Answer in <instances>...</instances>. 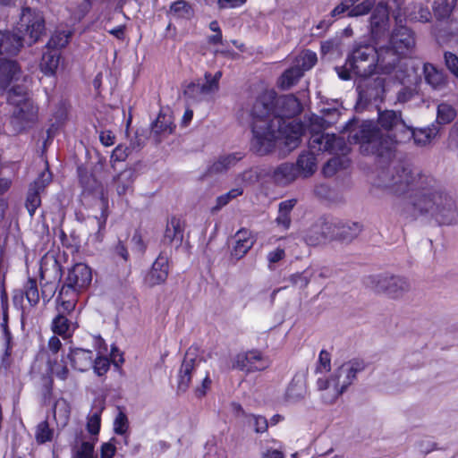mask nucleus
<instances>
[{"label":"nucleus","mask_w":458,"mask_h":458,"mask_svg":"<svg viewBox=\"0 0 458 458\" xmlns=\"http://www.w3.org/2000/svg\"><path fill=\"white\" fill-rule=\"evenodd\" d=\"M409 17L411 20L428 22L431 20L432 15L428 5H424L423 4H415L409 13Z\"/></svg>","instance_id":"obj_45"},{"label":"nucleus","mask_w":458,"mask_h":458,"mask_svg":"<svg viewBox=\"0 0 458 458\" xmlns=\"http://www.w3.org/2000/svg\"><path fill=\"white\" fill-rule=\"evenodd\" d=\"M338 219L333 216H321L317 222V243H327L335 240Z\"/></svg>","instance_id":"obj_23"},{"label":"nucleus","mask_w":458,"mask_h":458,"mask_svg":"<svg viewBox=\"0 0 458 458\" xmlns=\"http://www.w3.org/2000/svg\"><path fill=\"white\" fill-rule=\"evenodd\" d=\"M206 82L200 84V89L204 92L205 96L213 94L218 90L219 86H216L214 82L211 81V74L205 73Z\"/></svg>","instance_id":"obj_57"},{"label":"nucleus","mask_w":458,"mask_h":458,"mask_svg":"<svg viewBox=\"0 0 458 458\" xmlns=\"http://www.w3.org/2000/svg\"><path fill=\"white\" fill-rule=\"evenodd\" d=\"M80 182L85 190L89 191H93L97 185L96 179L91 174H88L87 173L84 174H80Z\"/></svg>","instance_id":"obj_61"},{"label":"nucleus","mask_w":458,"mask_h":458,"mask_svg":"<svg viewBox=\"0 0 458 458\" xmlns=\"http://www.w3.org/2000/svg\"><path fill=\"white\" fill-rule=\"evenodd\" d=\"M377 49L369 45L355 48L348 65L353 73L360 77L370 76L376 71Z\"/></svg>","instance_id":"obj_9"},{"label":"nucleus","mask_w":458,"mask_h":458,"mask_svg":"<svg viewBox=\"0 0 458 458\" xmlns=\"http://www.w3.org/2000/svg\"><path fill=\"white\" fill-rule=\"evenodd\" d=\"M54 437V429L49 427L47 420L39 422L35 430V438L38 444L50 442Z\"/></svg>","instance_id":"obj_42"},{"label":"nucleus","mask_w":458,"mask_h":458,"mask_svg":"<svg viewBox=\"0 0 458 458\" xmlns=\"http://www.w3.org/2000/svg\"><path fill=\"white\" fill-rule=\"evenodd\" d=\"M102 201V210L100 216L97 217V223L98 226V233H100L101 230H103L106 226V223L108 217V212H107V199L102 196L101 197Z\"/></svg>","instance_id":"obj_55"},{"label":"nucleus","mask_w":458,"mask_h":458,"mask_svg":"<svg viewBox=\"0 0 458 458\" xmlns=\"http://www.w3.org/2000/svg\"><path fill=\"white\" fill-rule=\"evenodd\" d=\"M269 366V360L259 351L252 350L238 353L233 360L234 369L247 373L260 371Z\"/></svg>","instance_id":"obj_13"},{"label":"nucleus","mask_w":458,"mask_h":458,"mask_svg":"<svg viewBox=\"0 0 458 458\" xmlns=\"http://www.w3.org/2000/svg\"><path fill=\"white\" fill-rule=\"evenodd\" d=\"M127 156H128V148L122 145H118L112 152L111 162L114 163L117 161L118 162L123 161V160H125Z\"/></svg>","instance_id":"obj_59"},{"label":"nucleus","mask_w":458,"mask_h":458,"mask_svg":"<svg viewBox=\"0 0 458 458\" xmlns=\"http://www.w3.org/2000/svg\"><path fill=\"white\" fill-rule=\"evenodd\" d=\"M445 61L448 70L458 78V57L453 53H445Z\"/></svg>","instance_id":"obj_53"},{"label":"nucleus","mask_w":458,"mask_h":458,"mask_svg":"<svg viewBox=\"0 0 458 458\" xmlns=\"http://www.w3.org/2000/svg\"><path fill=\"white\" fill-rule=\"evenodd\" d=\"M104 406H94L87 421V429L92 435H98L100 430L101 413Z\"/></svg>","instance_id":"obj_40"},{"label":"nucleus","mask_w":458,"mask_h":458,"mask_svg":"<svg viewBox=\"0 0 458 458\" xmlns=\"http://www.w3.org/2000/svg\"><path fill=\"white\" fill-rule=\"evenodd\" d=\"M315 64V54L310 50L301 52L295 59L293 65L284 71L277 81L278 87L287 90L295 85L303 75L304 71L310 70Z\"/></svg>","instance_id":"obj_8"},{"label":"nucleus","mask_w":458,"mask_h":458,"mask_svg":"<svg viewBox=\"0 0 458 458\" xmlns=\"http://www.w3.org/2000/svg\"><path fill=\"white\" fill-rule=\"evenodd\" d=\"M25 45V39L13 30H0V59L16 56Z\"/></svg>","instance_id":"obj_15"},{"label":"nucleus","mask_w":458,"mask_h":458,"mask_svg":"<svg viewBox=\"0 0 458 458\" xmlns=\"http://www.w3.org/2000/svg\"><path fill=\"white\" fill-rule=\"evenodd\" d=\"M71 33L67 31H57L53 34L47 43V49H57L58 51L64 47L68 43Z\"/></svg>","instance_id":"obj_43"},{"label":"nucleus","mask_w":458,"mask_h":458,"mask_svg":"<svg viewBox=\"0 0 458 458\" xmlns=\"http://www.w3.org/2000/svg\"><path fill=\"white\" fill-rule=\"evenodd\" d=\"M94 445L89 442H82L77 451V458H93Z\"/></svg>","instance_id":"obj_54"},{"label":"nucleus","mask_w":458,"mask_h":458,"mask_svg":"<svg viewBox=\"0 0 458 458\" xmlns=\"http://www.w3.org/2000/svg\"><path fill=\"white\" fill-rule=\"evenodd\" d=\"M25 81L21 66L13 57L0 59V89L7 93L13 85L24 84Z\"/></svg>","instance_id":"obj_10"},{"label":"nucleus","mask_w":458,"mask_h":458,"mask_svg":"<svg viewBox=\"0 0 458 458\" xmlns=\"http://www.w3.org/2000/svg\"><path fill=\"white\" fill-rule=\"evenodd\" d=\"M389 13L386 4L379 3L373 9L370 17V30L373 36L377 37L387 27Z\"/></svg>","instance_id":"obj_26"},{"label":"nucleus","mask_w":458,"mask_h":458,"mask_svg":"<svg viewBox=\"0 0 458 458\" xmlns=\"http://www.w3.org/2000/svg\"><path fill=\"white\" fill-rule=\"evenodd\" d=\"M201 360L197 357L195 352L191 349L185 353L184 359L179 370L178 391L185 392L191 383V375L200 365Z\"/></svg>","instance_id":"obj_16"},{"label":"nucleus","mask_w":458,"mask_h":458,"mask_svg":"<svg viewBox=\"0 0 458 458\" xmlns=\"http://www.w3.org/2000/svg\"><path fill=\"white\" fill-rule=\"evenodd\" d=\"M332 354L321 350L317 360V391L325 403H335L356 380L366 364L361 359H352L332 371Z\"/></svg>","instance_id":"obj_3"},{"label":"nucleus","mask_w":458,"mask_h":458,"mask_svg":"<svg viewBox=\"0 0 458 458\" xmlns=\"http://www.w3.org/2000/svg\"><path fill=\"white\" fill-rule=\"evenodd\" d=\"M184 224L175 216H172L166 223L163 242L178 248L183 240Z\"/></svg>","instance_id":"obj_22"},{"label":"nucleus","mask_w":458,"mask_h":458,"mask_svg":"<svg viewBox=\"0 0 458 458\" xmlns=\"http://www.w3.org/2000/svg\"><path fill=\"white\" fill-rule=\"evenodd\" d=\"M173 130L174 126L171 117L164 114H158L151 127V132L159 138L171 134Z\"/></svg>","instance_id":"obj_35"},{"label":"nucleus","mask_w":458,"mask_h":458,"mask_svg":"<svg viewBox=\"0 0 458 458\" xmlns=\"http://www.w3.org/2000/svg\"><path fill=\"white\" fill-rule=\"evenodd\" d=\"M243 193V189L242 187H236L230 190L228 192L217 197L216 199V206L215 208L219 209L224 206L227 205L231 200L241 196Z\"/></svg>","instance_id":"obj_49"},{"label":"nucleus","mask_w":458,"mask_h":458,"mask_svg":"<svg viewBox=\"0 0 458 458\" xmlns=\"http://www.w3.org/2000/svg\"><path fill=\"white\" fill-rule=\"evenodd\" d=\"M437 135L436 128H424L412 130L407 125L403 136L394 140L390 136H384L371 123L360 126L359 130L351 136V139L359 143L360 151L365 155H377L384 157L391 153L397 144L413 140L418 146H426Z\"/></svg>","instance_id":"obj_4"},{"label":"nucleus","mask_w":458,"mask_h":458,"mask_svg":"<svg viewBox=\"0 0 458 458\" xmlns=\"http://www.w3.org/2000/svg\"><path fill=\"white\" fill-rule=\"evenodd\" d=\"M51 182L52 174L46 168L39 174L38 177L30 184L25 206L30 216H34L37 208L40 206V195Z\"/></svg>","instance_id":"obj_12"},{"label":"nucleus","mask_w":458,"mask_h":458,"mask_svg":"<svg viewBox=\"0 0 458 458\" xmlns=\"http://www.w3.org/2000/svg\"><path fill=\"white\" fill-rule=\"evenodd\" d=\"M13 30L21 35L25 39V43L31 46L45 33V19L38 10L23 7L20 20Z\"/></svg>","instance_id":"obj_6"},{"label":"nucleus","mask_w":458,"mask_h":458,"mask_svg":"<svg viewBox=\"0 0 458 458\" xmlns=\"http://www.w3.org/2000/svg\"><path fill=\"white\" fill-rule=\"evenodd\" d=\"M423 73L426 83L435 90H441L447 84L445 73L431 64H424Z\"/></svg>","instance_id":"obj_30"},{"label":"nucleus","mask_w":458,"mask_h":458,"mask_svg":"<svg viewBox=\"0 0 458 458\" xmlns=\"http://www.w3.org/2000/svg\"><path fill=\"white\" fill-rule=\"evenodd\" d=\"M303 110L301 101L293 94L276 97L274 91L261 94L254 102L251 115V148L259 155L270 153L276 143L290 153L301 143L305 125L293 118Z\"/></svg>","instance_id":"obj_1"},{"label":"nucleus","mask_w":458,"mask_h":458,"mask_svg":"<svg viewBox=\"0 0 458 458\" xmlns=\"http://www.w3.org/2000/svg\"><path fill=\"white\" fill-rule=\"evenodd\" d=\"M67 359L74 369L84 372L92 367L93 352L89 350L77 348L71 350Z\"/></svg>","instance_id":"obj_27"},{"label":"nucleus","mask_w":458,"mask_h":458,"mask_svg":"<svg viewBox=\"0 0 458 458\" xmlns=\"http://www.w3.org/2000/svg\"><path fill=\"white\" fill-rule=\"evenodd\" d=\"M339 111L335 107H321L317 114V129L328 127L338 120Z\"/></svg>","instance_id":"obj_36"},{"label":"nucleus","mask_w":458,"mask_h":458,"mask_svg":"<svg viewBox=\"0 0 458 458\" xmlns=\"http://www.w3.org/2000/svg\"><path fill=\"white\" fill-rule=\"evenodd\" d=\"M456 114V110L453 106L441 103L437 106V121L438 123L447 124L454 120Z\"/></svg>","instance_id":"obj_41"},{"label":"nucleus","mask_w":458,"mask_h":458,"mask_svg":"<svg viewBox=\"0 0 458 458\" xmlns=\"http://www.w3.org/2000/svg\"><path fill=\"white\" fill-rule=\"evenodd\" d=\"M81 293V291L73 289V287L64 282L56 298L57 309L62 310L63 312H67V314L71 313L75 309L78 296Z\"/></svg>","instance_id":"obj_24"},{"label":"nucleus","mask_w":458,"mask_h":458,"mask_svg":"<svg viewBox=\"0 0 458 458\" xmlns=\"http://www.w3.org/2000/svg\"><path fill=\"white\" fill-rule=\"evenodd\" d=\"M128 429L127 416L120 411L114 421V430L116 434L123 435Z\"/></svg>","instance_id":"obj_51"},{"label":"nucleus","mask_w":458,"mask_h":458,"mask_svg":"<svg viewBox=\"0 0 458 458\" xmlns=\"http://www.w3.org/2000/svg\"><path fill=\"white\" fill-rule=\"evenodd\" d=\"M371 123L369 121H366L363 123ZM378 123L386 131L395 130L400 132V135H394V137L389 133L384 134L377 127H376L384 136L390 135L394 140L397 137H401L403 135L407 124L401 117V114L393 110H386L379 114L378 116ZM373 124L377 126L374 123Z\"/></svg>","instance_id":"obj_18"},{"label":"nucleus","mask_w":458,"mask_h":458,"mask_svg":"<svg viewBox=\"0 0 458 458\" xmlns=\"http://www.w3.org/2000/svg\"><path fill=\"white\" fill-rule=\"evenodd\" d=\"M403 55L392 50L390 46L380 47L377 49L376 71L388 74L394 71Z\"/></svg>","instance_id":"obj_20"},{"label":"nucleus","mask_w":458,"mask_h":458,"mask_svg":"<svg viewBox=\"0 0 458 458\" xmlns=\"http://www.w3.org/2000/svg\"><path fill=\"white\" fill-rule=\"evenodd\" d=\"M135 178L136 173L132 168H126L114 177V183L117 194L123 196L132 192Z\"/></svg>","instance_id":"obj_29"},{"label":"nucleus","mask_w":458,"mask_h":458,"mask_svg":"<svg viewBox=\"0 0 458 458\" xmlns=\"http://www.w3.org/2000/svg\"><path fill=\"white\" fill-rule=\"evenodd\" d=\"M299 174L294 164L283 163L274 169L272 178L276 184L285 186L295 181Z\"/></svg>","instance_id":"obj_28"},{"label":"nucleus","mask_w":458,"mask_h":458,"mask_svg":"<svg viewBox=\"0 0 458 458\" xmlns=\"http://www.w3.org/2000/svg\"><path fill=\"white\" fill-rule=\"evenodd\" d=\"M242 158L243 155L241 152L221 155L209 165L207 173L209 175L225 174L235 166Z\"/></svg>","instance_id":"obj_21"},{"label":"nucleus","mask_w":458,"mask_h":458,"mask_svg":"<svg viewBox=\"0 0 458 458\" xmlns=\"http://www.w3.org/2000/svg\"><path fill=\"white\" fill-rule=\"evenodd\" d=\"M92 367L95 373H97L98 376H102L109 369L110 362L106 357L99 356L95 359Z\"/></svg>","instance_id":"obj_52"},{"label":"nucleus","mask_w":458,"mask_h":458,"mask_svg":"<svg viewBox=\"0 0 458 458\" xmlns=\"http://www.w3.org/2000/svg\"><path fill=\"white\" fill-rule=\"evenodd\" d=\"M335 240L350 242L355 239L362 230V225L357 222H341L338 220Z\"/></svg>","instance_id":"obj_31"},{"label":"nucleus","mask_w":458,"mask_h":458,"mask_svg":"<svg viewBox=\"0 0 458 458\" xmlns=\"http://www.w3.org/2000/svg\"><path fill=\"white\" fill-rule=\"evenodd\" d=\"M369 287L375 293L393 300L403 298L411 289V283L407 278L392 274L370 276Z\"/></svg>","instance_id":"obj_7"},{"label":"nucleus","mask_w":458,"mask_h":458,"mask_svg":"<svg viewBox=\"0 0 458 458\" xmlns=\"http://www.w3.org/2000/svg\"><path fill=\"white\" fill-rule=\"evenodd\" d=\"M169 273L168 258L160 253L152 264L151 269L145 276V283L148 286H155L165 282Z\"/></svg>","instance_id":"obj_19"},{"label":"nucleus","mask_w":458,"mask_h":458,"mask_svg":"<svg viewBox=\"0 0 458 458\" xmlns=\"http://www.w3.org/2000/svg\"><path fill=\"white\" fill-rule=\"evenodd\" d=\"M285 256V252L284 249L277 248L267 254V261L269 263V268L273 269L272 264H275L280 260H282Z\"/></svg>","instance_id":"obj_60"},{"label":"nucleus","mask_w":458,"mask_h":458,"mask_svg":"<svg viewBox=\"0 0 458 458\" xmlns=\"http://www.w3.org/2000/svg\"><path fill=\"white\" fill-rule=\"evenodd\" d=\"M58 310V315L53 319L52 330L54 333L67 337L70 335L71 322L65 317L67 312H63L62 310Z\"/></svg>","instance_id":"obj_37"},{"label":"nucleus","mask_w":458,"mask_h":458,"mask_svg":"<svg viewBox=\"0 0 458 458\" xmlns=\"http://www.w3.org/2000/svg\"><path fill=\"white\" fill-rule=\"evenodd\" d=\"M360 0H342V2L336 5L331 11V16H338L344 12L348 11L349 17H359L368 14L376 6V0H363L359 3Z\"/></svg>","instance_id":"obj_14"},{"label":"nucleus","mask_w":458,"mask_h":458,"mask_svg":"<svg viewBox=\"0 0 458 458\" xmlns=\"http://www.w3.org/2000/svg\"><path fill=\"white\" fill-rule=\"evenodd\" d=\"M378 186L396 195H405L413 215H426L439 224L451 225L457 220L458 211L453 197L429 174L418 169L396 167L382 171Z\"/></svg>","instance_id":"obj_2"},{"label":"nucleus","mask_w":458,"mask_h":458,"mask_svg":"<svg viewBox=\"0 0 458 458\" xmlns=\"http://www.w3.org/2000/svg\"><path fill=\"white\" fill-rule=\"evenodd\" d=\"M115 446L113 443H105L101 446V458H113L115 454Z\"/></svg>","instance_id":"obj_64"},{"label":"nucleus","mask_w":458,"mask_h":458,"mask_svg":"<svg viewBox=\"0 0 458 458\" xmlns=\"http://www.w3.org/2000/svg\"><path fill=\"white\" fill-rule=\"evenodd\" d=\"M48 267H51V269L56 275L59 274V272H60V265H59L58 261L54 257H52V256L51 257L45 256L41 259V262H40L39 272H40L41 280H45L46 277L47 276L48 270H49Z\"/></svg>","instance_id":"obj_46"},{"label":"nucleus","mask_w":458,"mask_h":458,"mask_svg":"<svg viewBox=\"0 0 458 458\" xmlns=\"http://www.w3.org/2000/svg\"><path fill=\"white\" fill-rule=\"evenodd\" d=\"M7 102L12 106L10 123L16 132H22L37 123L38 108L30 98L25 84L13 85L9 89Z\"/></svg>","instance_id":"obj_5"},{"label":"nucleus","mask_w":458,"mask_h":458,"mask_svg":"<svg viewBox=\"0 0 458 458\" xmlns=\"http://www.w3.org/2000/svg\"><path fill=\"white\" fill-rule=\"evenodd\" d=\"M25 295L30 305L35 306L39 301V293L35 279L30 278L24 285Z\"/></svg>","instance_id":"obj_47"},{"label":"nucleus","mask_w":458,"mask_h":458,"mask_svg":"<svg viewBox=\"0 0 458 458\" xmlns=\"http://www.w3.org/2000/svg\"><path fill=\"white\" fill-rule=\"evenodd\" d=\"M92 281V273L89 267L84 263H77L69 269L64 282L81 292L84 291Z\"/></svg>","instance_id":"obj_17"},{"label":"nucleus","mask_w":458,"mask_h":458,"mask_svg":"<svg viewBox=\"0 0 458 458\" xmlns=\"http://www.w3.org/2000/svg\"><path fill=\"white\" fill-rule=\"evenodd\" d=\"M349 160L346 157H335L331 158L323 167V174L326 176L334 175L338 169L348 166Z\"/></svg>","instance_id":"obj_44"},{"label":"nucleus","mask_w":458,"mask_h":458,"mask_svg":"<svg viewBox=\"0 0 458 458\" xmlns=\"http://www.w3.org/2000/svg\"><path fill=\"white\" fill-rule=\"evenodd\" d=\"M64 364H55L53 367V373L60 379L65 380L68 377L69 370L66 366V362L62 360Z\"/></svg>","instance_id":"obj_62"},{"label":"nucleus","mask_w":458,"mask_h":458,"mask_svg":"<svg viewBox=\"0 0 458 458\" xmlns=\"http://www.w3.org/2000/svg\"><path fill=\"white\" fill-rule=\"evenodd\" d=\"M296 167L303 177L311 176L315 167V153L310 147L308 150L302 151L296 162Z\"/></svg>","instance_id":"obj_33"},{"label":"nucleus","mask_w":458,"mask_h":458,"mask_svg":"<svg viewBox=\"0 0 458 458\" xmlns=\"http://www.w3.org/2000/svg\"><path fill=\"white\" fill-rule=\"evenodd\" d=\"M254 240L248 230L241 229L235 233V242L231 250V257L235 260L243 258L252 248Z\"/></svg>","instance_id":"obj_25"},{"label":"nucleus","mask_w":458,"mask_h":458,"mask_svg":"<svg viewBox=\"0 0 458 458\" xmlns=\"http://www.w3.org/2000/svg\"><path fill=\"white\" fill-rule=\"evenodd\" d=\"M388 45L392 50L403 57L414 52L416 41L414 33L405 26L395 28L390 36Z\"/></svg>","instance_id":"obj_11"},{"label":"nucleus","mask_w":458,"mask_h":458,"mask_svg":"<svg viewBox=\"0 0 458 458\" xmlns=\"http://www.w3.org/2000/svg\"><path fill=\"white\" fill-rule=\"evenodd\" d=\"M192 13V9L190 4L184 0H178L170 5L168 15L174 18H189Z\"/></svg>","instance_id":"obj_39"},{"label":"nucleus","mask_w":458,"mask_h":458,"mask_svg":"<svg viewBox=\"0 0 458 458\" xmlns=\"http://www.w3.org/2000/svg\"><path fill=\"white\" fill-rule=\"evenodd\" d=\"M297 203L296 199H290L279 203L278 215L276 218V223L278 226L283 227L284 230L290 228L291 225V212Z\"/></svg>","instance_id":"obj_34"},{"label":"nucleus","mask_w":458,"mask_h":458,"mask_svg":"<svg viewBox=\"0 0 458 458\" xmlns=\"http://www.w3.org/2000/svg\"><path fill=\"white\" fill-rule=\"evenodd\" d=\"M455 4L456 0H436L433 4L435 16L438 20L448 18Z\"/></svg>","instance_id":"obj_38"},{"label":"nucleus","mask_w":458,"mask_h":458,"mask_svg":"<svg viewBox=\"0 0 458 458\" xmlns=\"http://www.w3.org/2000/svg\"><path fill=\"white\" fill-rule=\"evenodd\" d=\"M415 92L411 88H403L397 94V100L400 103H405L411 100Z\"/></svg>","instance_id":"obj_63"},{"label":"nucleus","mask_w":458,"mask_h":458,"mask_svg":"<svg viewBox=\"0 0 458 458\" xmlns=\"http://www.w3.org/2000/svg\"><path fill=\"white\" fill-rule=\"evenodd\" d=\"M184 96L192 100L193 102H199L205 98V94L200 89L199 83H191L184 89Z\"/></svg>","instance_id":"obj_50"},{"label":"nucleus","mask_w":458,"mask_h":458,"mask_svg":"<svg viewBox=\"0 0 458 458\" xmlns=\"http://www.w3.org/2000/svg\"><path fill=\"white\" fill-rule=\"evenodd\" d=\"M344 145V140L339 138L335 137V135H332L329 137L327 136V141H326V148L330 151H335L336 149H342V147Z\"/></svg>","instance_id":"obj_58"},{"label":"nucleus","mask_w":458,"mask_h":458,"mask_svg":"<svg viewBox=\"0 0 458 458\" xmlns=\"http://www.w3.org/2000/svg\"><path fill=\"white\" fill-rule=\"evenodd\" d=\"M54 416L59 419L65 424L70 417V407L67 402L64 399H59L55 402L54 406Z\"/></svg>","instance_id":"obj_48"},{"label":"nucleus","mask_w":458,"mask_h":458,"mask_svg":"<svg viewBox=\"0 0 458 458\" xmlns=\"http://www.w3.org/2000/svg\"><path fill=\"white\" fill-rule=\"evenodd\" d=\"M59 62L60 52L57 49L53 50L46 48V51L43 52L39 64L40 70L47 76L55 75L59 66Z\"/></svg>","instance_id":"obj_32"},{"label":"nucleus","mask_w":458,"mask_h":458,"mask_svg":"<svg viewBox=\"0 0 458 458\" xmlns=\"http://www.w3.org/2000/svg\"><path fill=\"white\" fill-rule=\"evenodd\" d=\"M251 420L254 424V429L257 433H264L267 431L268 423L265 417L260 415H251Z\"/></svg>","instance_id":"obj_56"}]
</instances>
